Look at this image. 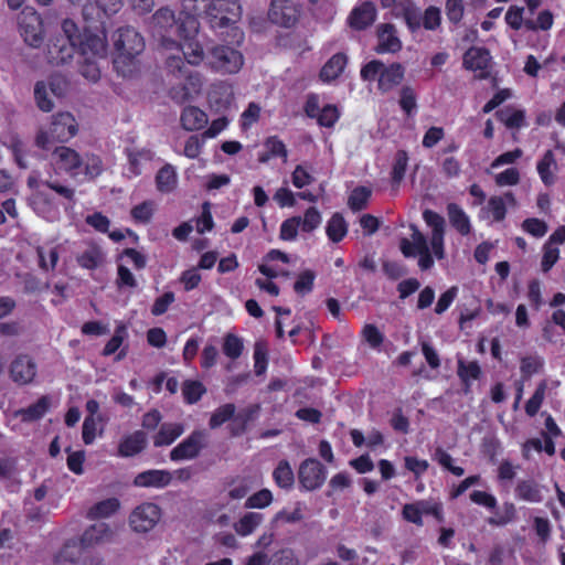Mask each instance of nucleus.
<instances>
[{"mask_svg":"<svg viewBox=\"0 0 565 565\" xmlns=\"http://www.w3.org/2000/svg\"><path fill=\"white\" fill-rule=\"evenodd\" d=\"M516 499L530 503H540L543 501L542 487L532 480L519 481L515 487Z\"/></svg>","mask_w":565,"mask_h":565,"instance_id":"31","label":"nucleus"},{"mask_svg":"<svg viewBox=\"0 0 565 565\" xmlns=\"http://www.w3.org/2000/svg\"><path fill=\"white\" fill-rule=\"evenodd\" d=\"M268 17L275 24L291 28L298 21L299 9L291 0H273Z\"/></svg>","mask_w":565,"mask_h":565,"instance_id":"16","label":"nucleus"},{"mask_svg":"<svg viewBox=\"0 0 565 565\" xmlns=\"http://www.w3.org/2000/svg\"><path fill=\"white\" fill-rule=\"evenodd\" d=\"M184 433V426L181 423H164L153 437L156 447L169 446L174 443Z\"/></svg>","mask_w":565,"mask_h":565,"instance_id":"28","label":"nucleus"},{"mask_svg":"<svg viewBox=\"0 0 565 565\" xmlns=\"http://www.w3.org/2000/svg\"><path fill=\"white\" fill-rule=\"evenodd\" d=\"M235 413L234 404H225L220 406L214 413L211 415L209 425L212 429L220 427L225 422L232 418Z\"/></svg>","mask_w":565,"mask_h":565,"instance_id":"55","label":"nucleus"},{"mask_svg":"<svg viewBox=\"0 0 565 565\" xmlns=\"http://www.w3.org/2000/svg\"><path fill=\"white\" fill-rule=\"evenodd\" d=\"M8 148L12 151L17 164L21 169H28L29 163L26 160L24 142L18 136H12L8 142Z\"/></svg>","mask_w":565,"mask_h":565,"instance_id":"53","label":"nucleus"},{"mask_svg":"<svg viewBox=\"0 0 565 565\" xmlns=\"http://www.w3.org/2000/svg\"><path fill=\"white\" fill-rule=\"evenodd\" d=\"M447 215L450 225L462 236L471 233L472 225L469 215L457 203L447 204Z\"/></svg>","mask_w":565,"mask_h":565,"instance_id":"26","label":"nucleus"},{"mask_svg":"<svg viewBox=\"0 0 565 565\" xmlns=\"http://www.w3.org/2000/svg\"><path fill=\"white\" fill-rule=\"evenodd\" d=\"M274 497L269 489H262L249 495L244 507L246 509H265L273 503Z\"/></svg>","mask_w":565,"mask_h":565,"instance_id":"46","label":"nucleus"},{"mask_svg":"<svg viewBox=\"0 0 565 565\" xmlns=\"http://www.w3.org/2000/svg\"><path fill=\"white\" fill-rule=\"evenodd\" d=\"M223 352L227 358L232 360L239 358L243 352L242 340L235 334H226L223 343Z\"/></svg>","mask_w":565,"mask_h":565,"instance_id":"57","label":"nucleus"},{"mask_svg":"<svg viewBox=\"0 0 565 565\" xmlns=\"http://www.w3.org/2000/svg\"><path fill=\"white\" fill-rule=\"evenodd\" d=\"M77 264L85 269L93 270L106 262V253L94 242H88L83 250L76 255Z\"/></svg>","mask_w":565,"mask_h":565,"instance_id":"23","label":"nucleus"},{"mask_svg":"<svg viewBox=\"0 0 565 565\" xmlns=\"http://www.w3.org/2000/svg\"><path fill=\"white\" fill-rule=\"evenodd\" d=\"M299 482L308 491L319 489L327 478L324 467L317 459H306L299 467Z\"/></svg>","mask_w":565,"mask_h":565,"instance_id":"15","label":"nucleus"},{"mask_svg":"<svg viewBox=\"0 0 565 565\" xmlns=\"http://www.w3.org/2000/svg\"><path fill=\"white\" fill-rule=\"evenodd\" d=\"M545 391H546V383L545 382L540 383L539 386L536 387L534 394L526 402L525 412L529 416H534L539 412V409L544 401Z\"/></svg>","mask_w":565,"mask_h":565,"instance_id":"58","label":"nucleus"},{"mask_svg":"<svg viewBox=\"0 0 565 565\" xmlns=\"http://www.w3.org/2000/svg\"><path fill=\"white\" fill-rule=\"evenodd\" d=\"M36 252L39 256V264L42 269L49 270L55 268L58 260V253L56 248L52 247L50 249H45L44 247H38Z\"/></svg>","mask_w":565,"mask_h":565,"instance_id":"59","label":"nucleus"},{"mask_svg":"<svg viewBox=\"0 0 565 565\" xmlns=\"http://www.w3.org/2000/svg\"><path fill=\"white\" fill-rule=\"evenodd\" d=\"M326 233L333 243H339L348 234V224L340 213H334L327 222Z\"/></svg>","mask_w":565,"mask_h":565,"instance_id":"40","label":"nucleus"},{"mask_svg":"<svg viewBox=\"0 0 565 565\" xmlns=\"http://www.w3.org/2000/svg\"><path fill=\"white\" fill-rule=\"evenodd\" d=\"M181 125L188 131L202 129L209 121L207 115L195 106H188L182 110Z\"/></svg>","mask_w":565,"mask_h":565,"instance_id":"27","label":"nucleus"},{"mask_svg":"<svg viewBox=\"0 0 565 565\" xmlns=\"http://www.w3.org/2000/svg\"><path fill=\"white\" fill-rule=\"evenodd\" d=\"M408 162L407 152L404 150H399L396 153L395 161L392 169V180L393 183L398 188L401 181L403 180Z\"/></svg>","mask_w":565,"mask_h":565,"instance_id":"54","label":"nucleus"},{"mask_svg":"<svg viewBox=\"0 0 565 565\" xmlns=\"http://www.w3.org/2000/svg\"><path fill=\"white\" fill-rule=\"evenodd\" d=\"M210 0H180L181 15H184L179 23V36L190 39L196 35L200 30L198 15L205 10Z\"/></svg>","mask_w":565,"mask_h":565,"instance_id":"13","label":"nucleus"},{"mask_svg":"<svg viewBox=\"0 0 565 565\" xmlns=\"http://www.w3.org/2000/svg\"><path fill=\"white\" fill-rule=\"evenodd\" d=\"M196 35H193L190 39H182L184 41V45H181V51L179 54L182 56L183 61L185 60L188 64L193 66H199L204 60H206V54L203 50V46L195 41Z\"/></svg>","mask_w":565,"mask_h":565,"instance_id":"30","label":"nucleus"},{"mask_svg":"<svg viewBox=\"0 0 565 565\" xmlns=\"http://www.w3.org/2000/svg\"><path fill=\"white\" fill-rule=\"evenodd\" d=\"M403 10L404 20L412 31H416L420 28L422 17L419 10L412 1L401 3Z\"/></svg>","mask_w":565,"mask_h":565,"instance_id":"50","label":"nucleus"},{"mask_svg":"<svg viewBox=\"0 0 565 565\" xmlns=\"http://www.w3.org/2000/svg\"><path fill=\"white\" fill-rule=\"evenodd\" d=\"M491 56L488 50L470 47L463 55V66L467 70L479 72L478 77L484 78L489 73Z\"/></svg>","mask_w":565,"mask_h":565,"instance_id":"22","label":"nucleus"},{"mask_svg":"<svg viewBox=\"0 0 565 565\" xmlns=\"http://www.w3.org/2000/svg\"><path fill=\"white\" fill-rule=\"evenodd\" d=\"M269 565H299L291 550H281L274 554Z\"/></svg>","mask_w":565,"mask_h":565,"instance_id":"64","label":"nucleus"},{"mask_svg":"<svg viewBox=\"0 0 565 565\" xmlns=\"http://www.w3.org/2000/svg\"><path fill=\"white\" fill-rule=\"evenodd\" d=\"M253 489L250 477L237 476L226 482L227 497L231 500H241L245 498Z\"/></svg>","mask_w":565,"mask_h":565,"instance_id":"34","label":"nucleus"},{"mask_svg":"<svg viewBox=\"0 0 565 565\" xmlns=\"http://www.w3.org/2000/svg\"><path fill=\"white\" fill-rule=\"evenodd\" d=\"M321 222L320 211L315 206H310L306 210L303 216H300L301 232L311 233L320 226Z\"/></svg>","mask_w":565,"mask_h":565,"instance_id":"47","label":"nucleus"},{"mask_svg":"<svg viewBox=\"0 0 565 565\" xmlns=\"http://www.w3.org/2000/svg\"><path fill=\"white\" fill-rule=\"evenodd\" d=\"M315 274L311 270H305L299 276L294 285V289L299 295L308 294L312 290Z\"/></svg>","mask_w":565,"mask_h":565,"instance_id":"60","label":"nucleus"},{"mask_svg":"<svg viewBox=\"0 0 565 565\" xmlns=\"http://www.w3.org/2000/svg\"><path fill=\"white\" fill-rule=\"evenodd\" d=\"M50 88L44 82H38L34 87V98L38 107L45 113L54 108L53 102L49 97Z\"/></svg>","mask_w":565,"mask_h":565,"instance_id":"52","label":"nucleus"},{"mask_svg":"<svg viewBox=\"0 0 565 565\" xmlns=\"http://www.w3.org/2000/svg\"><path fill=\"white\" fill-rule=\"evenodd\" d=\"M405 68L399 63H392L386 66L379 60H373L361 70V77L364 81L377 79L379 89L383 93L392 90L399 85L404 78Z\"/></svg>","mask_w":565,"mask_h":565,"instance_id":"9","label":"nucleus"},{"mask_svg":"<svg viewBox=\"0 0 565 565\" xmlns=\"http://www.w3.org/2000/svg\"><path fill=\"white\" fill-rule=\"evenodd\" d=\"M100 58H82L78 57V72L83 77L92 83H96L100 78V68L98 61Z\"/></svg>","mask_w":565,"mask_h":565,"instance_id":"45","label":"nucleus"},{"mask_svg":"<svg viewBox=\"0 0 565 565\" xmlns=\"http://www.w3.org/2000/svg\"><path fill=\"white\" fill-rule=\"evenodd\" d=\"M157 189L162 193L172 192L178 184V175L173 166H163L156 175Z\"/></svg>","mask_w":565,"mask_h":565,"instance_id":"38","label":"nucleus"},{"mask_svg":"<svg viewBox=\"0 0 565 565\" xmlns=\"http://www.w3.org/2000/svg\"><path fill=\"white\" fill-rule=\"evenodd\" d=\"M164 71L171 84L169 96L177 103H184L198 97L204 86V77L200 72L191 71L179 53L168 54L164 61Z\"/></svg>","mask_w":565,"mask_h":565,"instance_id":"4","label":"nucleus"},{"mask_svg":"<svg viewBox=\"0 0 565 565\" xmlns=\"http://www.w3.org/2000/svg\"><path fill=\"white\" fill-rule=\"evenodd\" d=\"M497 118L509 129H519L525 126V111L513 107H505L495 113Z\"/></svg>","mask_w":565,"mask_h":565,"instance_id":"39","label":"nucleus"},{"mask_svg":"<svg viewBox=\"0 0 565 565\" xmlns=\"http://www.w3.org/2000/svg\"><path fill=\"white\" fill-rule=\"evenodd\" d=\"M153 214V203L150 201L142 202L131 210V216L139 223H148Z\"/></svg>","mask_w":565,"mask_h":565,"instance_id":"63","label":"nucleus"},{"mask_svg":"<svg viewBox=\"0 0 565 565\" xmlns=\"http://www.w3.org/2000/svg\"><path fill=\"white\" fill-rule=\"evenodd\" d=\"M111 531L106 523H97L88 527L82 535L81 543L84 546H92L109 540Z\"/></svg>","mask_w":565,"mask_h":565,"instance_id":"37","label":"nucleus"},{"mask_svg":"<svg viewBox=\"0 0 565 565\" xmlns=\"http://www.w3.org/2000/svg\"><path fill=\"white\" fill-rule=\"evenodd\" d=\"M50 407V399L47 396H42L36 403L26 408L20 409L15 413L23 422L38 420L45 415Z\"/></svg>","mask_w":565,"mask_h":565,"instance_id":"41","label":"nucleus"},{"mask_svg":"<svg viewBox=\"0 0 565 565\" xmlns=\"http://www.w3.org/2000/svg\"><path fill=\"white\" fill-rule=\"evenodd\" d=\"M423 218L430 228L428 236H425L416 225H411V238H402L399 248L405 257H417L418 267L428 270L434 266L435 259L441 260L446 257L445 252V218L435 211L425 210Z\"/></svg>","mask_w":565,"mask_h":565,"instance_id":"1","label":"nucleus"},{"mask_svg":"<svg viewBox=\"0 0 565 565\" xmlns=\"http://www.w3.org/2000/svg\"><path fill=\"white\" fill-rule=\"evenodd\" d=\"M78 132L75 117L67 111L52 116L49 127L40 128L34 138V145L42 150H50L54 142H67Z\"/></svg>","mask_w":565,"mask_h":565,"instance_id":"8","label":"nucleus"},{"mask_svg":"<svg viewBox=\"0 0 565 565\" xmlns=\"http://www.w3.org/2000/svg\"><path fill=\"white\" fill-rule=\"evenodd\" d=\"M210 28L224 41L241 45L244 32L236 25L242 15L238 0H210L203 10Z\"/></svg>","mask_w":565,"mask_h":565,"instance_id":"3","label":"nucleus"},{"mask_svg":"<svg viewBox=\"0 0 565 565\" xmlns=\"http://www.w3.org/2000/svg\"><path fill=\"white\" fill-rule=\"evenodd\" d=\"M75 45V42L62 36L51 39L46 49L47 62L55 66L70 63L74 57Z\"/></svg>","mask_w":565,"mask_h":565,"instance_id":"17","label":"nucleus"},{"mask_svg":"<svg viewBox=\"0 0 565 565\" xmlns=\"http://www.w3.org/2000/svg\"><path fill=\"white\" fill-rule=\"evenodd\" d=\"M399 106L406 115L412 116L417 109V98L414 88L403 86L399 93Z\"/></svg>","mask_w":565,"mask_h":565,"instance_id":"51","label":"nucleus"},{"mask_svg":"<svg viewBox=\"0 0 565 565\" xmlns=\"http://www.w3.org/2000/svg\"><path fill=\"white\" fill-rule=\"evenodd\" d=\"M276 484L284 489L292 487L295 477L294 471L288 461L281 460L273 472Z\"/></svg>","mask_w":565,"mask_h":565,"instance_id":"44","label":"nucleus"},{"mask_svg":"<svg viewBox=\"0 0 565 565\" xmlns=\"http://www.w3.org/2000/svg\"><path fill=\"white\" fill-rule=\"evenodd\" d=\"M264 522V514L259 512H246L236 522L233 529L239 536H248Z\"/></svg>","mask_w":565,"mask_h":565,"instance_id":"29","label":"nucleus"},{"mask_svg":"<svg viewBox=\"0 0 565 565\" xmlns=\"http://www.w3.org/2000/svg\"><path fill=\"white\" fill-rule=\"evenodd\" d=\"M120 508V502L117 498H108L94 504L87 515L92 520L109 518Z\"/></svg>","mask_w":565,"mask_h":565,"instance_id":"42","label":"nucleus"},{"mask_svg":"<svg viewBox=\"0 0 565 565\" xmlns=\"http://www.w3.org/2000/svg\"><path fill=\"white\" fill-rule=\"evenodd\" d=\"M147 438L143 431H135L119 444L118 451L121 457H132L139 454L146 446Z\"/></svg>","mask_w":565,"mask_h":565,"instance_id":"33","label":"nucleus"},{"mask_svg":"<svg viewBox=\"0 0 565 565\" xmlns=\"http://www.w3.org/2000/svg\"><path fill=\"white\" fill-rule=\"evenodd\" d=\"M181 390L188 404L196 403L205 393V387L201 382L191 380L184 381Z\"/></svg>","mask_w":565,"mask_h":565,"instance_id":"48","label":"nucleus"},{"mask_svg":"<svg viewBox=\"0 0 565 565\" xmlns=\"http://www.w3.org/2000/svg\"><path fill=\"white\" fill-rule=\"evenodd\" d=\"M10 377L18 385L30 384L36 375V364L26 354L18 355L10 364Z\"/></svg>","mask_w":565,"mask_h":565,"instance_id":"18","label":"nucleus"},{"mask_svg":"<svg viewBox=\"0 0 565 565\" xmlns=\"http://www.w3.org/2000/svg\"><path fill=\"white\" fill-rule=\"evenodd\" d=\"M375 19L376 8L372 2L366 1L351 12L349 23L353 29L363 30L371 25Z\"/></svg>","mask_w":565,"mask_h":565,"instance_id":"25","label":"nucleus"},{"mask_svg":"<svg viewBox=\"0 0 565 565\" xmlns=\"http://www.w3.org/2000/svg\"><path fill=\"white\" fill-rule=\"evenodd\" d=\"M370 196L371 190H369L367 188H355L349 198L348 204L351 207V210L361 211L366 206Z\"/></svg>","mask_w":565,"mask_h":565,"instance_id":"56","label":"nucleus"},{"mask_svg":"<svg viewBox=\"0 0 565 565\" xmlns=\"http://www.w3.org/2000/svg\"><path fill=\"white\" fill-rule=\"evenodd\" d=\"M537 173L542 182L550 186L555 183V172L557 170V162L552 150H547L543 158L537 162Z\"/></svg>","mask_w":565,"mask_h":565,"instance_id":"32","label":"nucleus"},{"mask_svg":"<svg viewBox=\"0 0 565 565\" xmlns=\"http://www.w3.org/2000/svg\"><path fill=\"white\" fill-rule=\"evenodd\" d=\"M347 65V56L341 53L334 54L323 65L320 72V78L323 82H331L340 76Z\"/></svg>","mask_w":565,"mask_h":565,"instance_id":"36","label":"nucleus"},{"mask_svg":"<svg viewBox=\"0 0 565 565\" xmlns=\"http://www.w3.org/2000/svg\"><path fill=\"white\" fill-rule=\"evenodd\" d=\"M216 44L207 50L206 64L210 68L215 72L223 74H236L244 64V57L242 53L234 46L236 44Z\"/></svg>","mask_w":565,"mask_h":565,"instance_id":"10","label":"nucleus"},{"mask_svg":"<svg viewBox=\"0 0 565 565\" xmlns=\"http://www.w3.org/2000/svg\"><path fill=\"white\" fill-rule=\"evenodd\" d=\"M457 374L465 385V392L470 388L472 381H476L481 375V367L477 361L458 360Z\"/></svg>","mask_w":565,"mask_h":565,"instance_id":"35","label":"nucleus"},{"mask_svg":"<svg viewBox=\"0 0 565 565\" xmlns=\"http://www.w3.org/2000/svg\"><path fill=\"white\" fill-rule=\"evenodd\" d=\"M254 362L256 375H262L267 369V349L263 342L255 344Z\"/></svg>","mask_w":565,"mask_h":565,"instance_id":"61","label":"nucleus"},{"mask_svg":"<svg viewBox=\"0 0 565 565\" xmlns=\"http://www.w3.org/2000/svg\"><path fill=\"white\" fill-rule=\"evenodd\" d=\"M26 184L32 190L29 198L30 207L47 222H57L61 218L60 203L51 191L68 203H75V189L53 175L42 179L38 172H32Z\"/></svg>","mask_w":565,"mask_h":565,"instance_id":"2","label":"nucleus"},{"mask_svg":"<svg viewBox=\"0 0 565 565\" xmlns=\"http://www.w3.org/2000/svg\"><path fill=\"white\" fill-rule=\"evenodd\" d=\"M111 43L117 73L124 77L132 76L138 71L137 57L146 46L143 36L134 26L125 25L111 34Z\"/></svg>","mask_w":565,"mask_h":565,"instance_id":"6","label":"nucleus"},{"mask_svg":"<svg viewBox=\"0 0 565 565\" xmlns=\"http://www.w3.org/2000/svg\"><path fill=\"white\" fill-rule=\"evenodd\" d=\"M172 481V473L168 470L150 469L138 473L134 484L145 488H164Z\"/></svg>","mask_w":565,"mask_h":565,"instance_id":"24","label":"nucleus"},{"mask_svg":"<svg viewBox=\"0 0 565 565\" xmlns=\"http://www.w3.org/2000/svg\"><path fill=\"white\" fill-rule=\"evenodd\" d=\"M301 231L300 216H292L285 220L280 225L279 238L287 242H294Z\"/></svg>","mask_w":565,"mask_h":565,"instance_id":"49","label":"nucleus"},{"mask_svg":"<svg viewBox=\"0 0 565 565\" xmlns=\"http://www.w3.org/2000/svg\"><path fill=\"white\" fill-rule=\"evenodd\" d=\"M553 25V15L550 11H542L539 13L536 21L525 20L524 26L527 30L534 31L536 29L548 30Z\"/></svg>","mask_w":565,"mask_h":565,"instance_id":"62","label":"nucleus"},{"mask_svg":"<svg viewBox=\"0 0 565 565\" xmlns=\"http://www.w3.org/2000/svg\"><path fill=\"white\" fill-rule=\"evenodd\" d=\"M124 6V0H95L87 1L83 7V15L87 21H97L103 15L113 17Z\"/></svg>","mask_w":565,"mask_h":565,"instance_id":"19","label":"nucleus"},{"mask_svg":"<svg viewBox=\"0 0 565 565\" xmlns=\"http://www.w3.org/2000/svg\"><path fill=\"white\" fill-rule=\"evenodd\" d=\"M162 516L161 508L153 502L137 505L129 515V525L137 533H148L156 527Z\"/></svg>","mask_w":565,"mask_h":565,"instance_id":"12","label":"nucleus"},{"mask_svg":"<svg viewBox=\"0 0 565 565\" xmlns=\"http://www.w3.org/2000/svg\"><path fill=\"white\" fill-rule=\"evenodd\" d=\"M51 164L72 178L83 174L93 181L104 172L102 158L94 152L79 153L67 146H56L51 152Z\"/></svg>","mask_w":565,"mask_h":565,"instance_id":"5","label":"nucleus"},{"mask_svg":"<svg viewBox=\"0 0 565 565\" xmlns=\"http://www.w3.org/2000/svg\"><path fill=\"white\" fill-rule=\"evenodd\" d=\"M377 45L375 51L379 54L397 53L402 49V41L397 35L395 25L382 23L376 28Z\"/></svg>","mask_w":565,"mask_h":565,"instance_id":"20","label":"nucleus"},{"mask_svg":"<svg viewBox=\"0 0 565 565\" xmlns=\"http://www.w3.org/2000/svg\"><path fill=\"white\" fill-rule=\"evenodd\" d=\"M107 43L105 35L86 33L78 44V55L82 58H105Z\"/></svg>","mask_w":565,"mask_h":565,"instance_id":"21","label":"nucleus"},{"mask_svg":"<svg viewBox=\"0 0 565 565\" xmlns=\"http://www.w3.org/2000/svg\"><path fill=\"white\" fill-rule=\"evenodd\" d=\"M182 19H184V15L180 13L177 18L174 11L169 7L159 8L150 19V30L164 57L168 54L181 51V43L174 40L171 33L175 29L179 34V23Z\"/></svg>","mask_w":565,"mask_h":565,"instance_id":"7","label":"nucleus"},{"mask_svg":"<svg viewBox=\"0 0 565 565\" xmlns=\"http://www.w3.org/2000/svg\"><path fill=\"white\" fill-rule=\"evenodd\" d=\"M484 217L492 218L494 222H501L507 214L505 202L501 196H491L487 205L482 209Z\"/></svg>","mask_w":565,"mask_h":565,"instance_id":"43","label":"nucleus"},{"mask_svg":"<svg viewBox=\"0 0 565 565\" xmlns=\"http://www.w3.org/2000/svg\"><path fill=\"white\" fill-rule=\"evenodd\" d=\"M21 35L30 46L38 47L43 40L42 21L34 9L26 7L18 15Z\"/></svg>","mask_w":565,"mask_h":565,"instance_id":"14","label":"nucleus"},{"mask_svg":"<svg viewBox=\"0 0 565 565\" xmlns=\"http://www.w3.org/2000/svg\"><path fill=\"white\" fill-rule=\"evenodd\" d=\"M209 445V433L205 429H195L170 451L172 461L193 460L200 456Z\"/></svg>","mask_w":565,"mask_h":565,"instance_id":"11","label":"nucleus"}]
</instances>
